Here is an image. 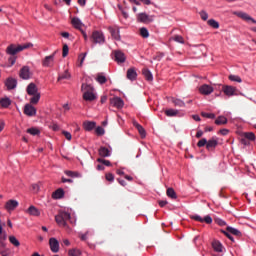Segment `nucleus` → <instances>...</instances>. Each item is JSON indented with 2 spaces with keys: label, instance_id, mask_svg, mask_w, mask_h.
I'll return each instance as SVG.
<instances>
[{
  "label": "nucleus",
  "instance_id": "nucleus-58",
  "mask_svg": "<svg viewBox=\"0 0 256 256\" xmlns=\"http://www.w3.org/2000/svg\"><path fill=\"white\" fill-rule=\"evenodd\" d=\"M62 135H64L68 141H71L72 136L68 131H62Z\"/></svg>",
  "mask_w": 256,
  "mask_h": 256
},
{
  "label": "nucleus",
  "instance_id": "nucleus-50",
  "mask_svg": "<svg viewBox=\"0 0 256 256\" xmlns=\"http://www.w3.org/2000/svg\"><path fill=\"white\" fill-rule=\"evenodd\" d=\"M207 147V138H202L198 141L197 147Z\"/></svg>",
  "mask_w": 256,
  "mask_h": 256
},
{
  "label": "nucleus",
  "instance_id": "nucleus-40",
  "mask_svg": "<svg viewBox=\"0 0 256 256\" xmlns=\"http://www.w3.org/2000/svg\"><path fill=\"white\" fill-rule=\"evenodd\" d=\"M8 239H9V242L11 243V245H14V247H19L21 245V243L15 236H9Z\"/></svg>",
  "mask_w": 256,
  "mask_h": 256
},
{
  "label": "nucleus",
  "instance_id": "nucleus-12",
  "mask_svg": "<svg viewBox=\"0 0 256 256\" xmlns=\"http://www.w3.org/2000/svg\"><path fill=\"white\" fill-rule=\"evenodd\" d=\"M50 250L52 253H59V240L56 238L49 239Z\"/></svg>",
  "mask_w": 256,
  "mask_h": 256
},
{
  "label": "nucleus",
  "instance_id": "nucleus-31",
  "mask_svg": "<svg viewBox=\"0 0 256 256\" xmlns=\"http://www.w3.org/2000/svg\"><path fill=\"white\" fill-rule=\"evenodd\" d=\"M96 81L100 83V85H105V83H107V77H105L103 73H98L96 77Z\"/></svg>",
  "mask_w": 256,
  "mask_h": 256
},
{
  "label": "nucleus",
  "instance_id": "nucleus-60",
  "mask_svg": "<svg viewBox=\"0 0 256 256\" xmlns=\"http://www.w3.org/2000/svg\"><path fill=\"white\" fill-rule=\"evenodd\" d=\"M87 235H89V232H86L85 234L80 235L81 241H87Z\"/></svg>",
  "mask_w": 256,
  "mask_h": 256
},
{
  "label": "nucleus",
  "instance_id": "nucleus-9",
  "mask_svg": "<svg viewBox=\"0 0 256 256\" xmlns=\"http://www.w3.org/2000/svg\"><path fill=\"white\" fill-rule=\"evenodd\" d=\"M4 85L7 91H11L12 89H15V87H17V79L9 77L4 81Z\"/></svg>",
  "mask_w": 256,
  "mask_h": 256
},
{
  "label": "nucleus",
  "instance_id": "nucleus-48",
  "mask_svg": "<svg viewBox=\"0 0 256 256\" xmlns=\"http://www.w3.org/2000/svg\"><path fill=\"white\" fill-rule=\"evenodd\" d=\"M85 57H87V52L82 53L78 56V61H80L79 67H83V62L85 61Z\"/></svg>",
  "mask_w": 256,
  "mask_h": 256
},
{
  "label": "nucleus",
  "instance_id": "nucleus-22",
  "mask_svg": "<svg viewBox=\"0 0 256 256\" xmlns=\"http://www.w3.org/2000/svg\"><path fill=\"white\" fill-rule=\"evenodd\" d=\"M134 127H136V129L139 132L140 137L142 139H145V137H147V132H145V128H143V126H141V124L134 122Z\"/></svg>",
  "mask_w": 256,
  "mask_h": 256
},
{
  "label": "nucleus",
  "instance_id": "nucleus-25",
  "mask_svg": "<svg viewBox=\"0 0 256 256\" xmlns=\"http://www.w3.org/2000/svg\"><path fill=\"white\" fill-rule=\"evenodd\" d=\"M27 213L29 215H32L33 217H39V215H41V212H39V209H37V207H35V206H30L27 209Z\"/></svg>",
  "mask_w": 256,
  "mask_h": 256
},
{
  "label": "nucleus",
  "instance_id": "nucleus-7",
  "mask_svg": "<svg viewBox=\"0 0 256 256\" xmlns=\"http://www.w3.org/2000/svg\"><path fill=\"white\" fill-rule=\"evenodd\" d=\"M222 91L224 94L227 95V97H233V95H239L237 88L229 85L223 86Z\"/></svg>",
  "mask_w": 256,
  "mask_h": 256
},
{
  "label": "nucleus",
  "instance_id": "nucleus-56",
  "mask_svg": "<svg viewBox=\"0 0 256 256\" xmlns=\"http://www.w3.org/2000/svg\"><path fill=\"white\" fill-rule=\"evenodd\" d=\"M105 177L107 181H110V183L115 181V176L113 175V173H107Z\"/></svg>",
  "mask_w": 256,
  "mask_h": 256
},
{
  "label": "nucleus",
  "instance_id": "nucleus-41",
  "mask_svg": "<svg viewBox=\"0 0 256 256\" xmlns=\"http://www.w3.org/2000/svg\"><path fill=\"white\" fill-rule=\"evenodd\" d=\"M62 79H71V73H69V70H65L63 74L58 76V81H61Z\"/></svg>",
  "mask_w": 256,
  "mask_h": 256
},
{
  "label": "nucleus",
  "instance_id": "nucleus-37",
  "mask_svg": "<svg viewBox=\"0 0 256 256\" xmlns=\"http://www.w3.org/2000/svg\"><path fill=\"white\" fill-rule=\"evenodd\" d=\"M215 124L216 125H227V118L225 116H219L216 120H215Z\"/></svg>",
  "mask_w": 256,
  "mask_h": 256
},
{
  "label": "nucleus",
  "instance_id": "nucleus-18",
  "mask_svg": "<svg viewBox=\"0 0 256 256\" xmlns=\"http://www.w3.org/2000/svg\"><path fill=\"white\" fill-rule=\"evenodd\" d=\"M82 127L85 131H93L97 127V123L94 121H84Z\"/></svg>",
  "mask_w": 256,
  "mask_h": 256
},
{
  "label": "nucleus",
  "instance_id": "nucleus-45",
  "mask_svg": "<svg viewBox=\"0 0 256 256\" xmlns=\"http://www.w3.org/2000/svg\"><path fill=\"white\" fill-rule=\"evenodd\" d=\"M229 80L230 81H234L236 83H242L243 80L241 79V77H239L238 75H230L229 76Z\"/></svg>",
  "mask_w": 256,
  "mask_h": 256
},
{
  "label": "nucleus",
  "instance_id": "nucleus-21",
  "mask_svg": "<svg viewBox=\"0 0 256 256\" xmlns=\"http://www.w3.org/2000/svg\"><path fill=\"white\" fill-rule=\"evenodd\" d=\"M212 248L214 251H216V253H223V244H221V242L218 240H214L212 242Z\"/></svg>",
  "mask_w": 256,
  "mask_h": 256
},
{
  "label": "nucleus",
  "instance_id": "nucleus-38",
  "mask_svg": "<svg viewBox=\"0 0 256 256\" xmlns=\"http://www.w3.org/2000/svg\"><path fill=\"white\" fill-rule=\"evenodd\" d=\"M167 197H170V199H176L177 198V193L173 188H168L166 191Z\"/></svg>",
  "mask_w": 256,
  "mask_h": 256
},
{
  "label": "nucleus",
  "instance_id": "nucleus-63",
  "mask_svg": "<svg viewBox=\"0 0 256 256\" xmlns=\"http://www.w3.org/2000/svg\"><path fill=\"white\" fill-rule=\"evenodd\" d=\"M240 141H241L242 145H249V142H250V141L246 140V138L243 136Z\"/></svg>",
  "mask_w": 256,
  "mask_h": 256
},
{
  "label": "nucleus",
  "instance_id": "nucleus-55",
  "mask_svg": "<svg viewBox=\"0 0 256 256\" xmlns=\"http://www.w3.org/2000/svg\"><path fill=\"white\" fill-rule=\"evenodd\" d=\"M174 41H176V43H181L182 45L185 43V40L179 35L174 36Z\"/></svg>",
  "mask_w": 256,
  "mask_h": 256
},
{
  "label": "nucleus",
  "instance_id": "nucleus-26",
  "mask_svg": "<svg viewBox=\"0 0 256 256\" xmlns=\"http://www.w3.org/2000/svg\"><path fill=\"white\" fill-rule=\"evenodd\" d=\"M55 221L60 227H67V222H65V220H63V216H62L61 212L55 216Z\"/></svg>",
  "mask_w": 256,
  "mask_h": 256
},
{
  "label": "nucleus",
  "instance_id": "nucleus-2",
  "mask_svg": "<svg viewBox=\"0 0 256 256\" xmlns=\"http://www.w3.org/2000/svg\"><path fill=\"white\" fill-rule=\"evenodd\" d=\"M90 41L95 45H103V43H105V35L103 32L95 30L90 36Z\"/></svg>",
  "mask_w": 256,
  "mask_h": 256
},
{
  "label": "nucleus",
  "instance_id": "nucleus-27",
  "mask_svg": "<svg viewBox=\"0 0 256 256\" xmlns=\"http://www.w3.org/2000/svg\"><path fill=\"white\" fill-rule=\"evenodd\" d=\"M64 195L65 191L62 188H59L55 192H53L52 197L53 199H63Z\"/></svg>",
  "mask_w": 256,
  "mask_h": 256
},
{
  "label": "nucleus",
  "instance_id": "nucleus-54",
  "mask_svg": "<svg viewBox=\"0 0 256 256\" xmlns=\"http://www.w3.org/2000/svg\"><path fill=\"white\" fill-rule=\"evenodd\" d=\"M200 17H201L202 21H207V19H209V14H207V12H205V11H201Z\"/></svg>",
  "mask_w": 256,
  "mask_h": 256
},
{
  "label": "nucleus",
  "instance_id": "nucleus-52",
  "mask_svg": "<svg viewBox=\"0 0 256 256\" xmlns=\"http://www.w3.org/2000/svg\"><path fill=\"white\" fill-rule=\"evenodd\" d=\"M95 132H96V135H99V136L105 135V129L103 127H101V126H98L96 128Z\"/></svg>",
  "mask_w": 256,
  "mask_h": 256
},
{
  "label": "nucleus",
  "instance_id": "nucleus-62",
  "mask_svg": "<svg viewBox=\"0 0 256 256\" xmlns=\"http://www.w3.org/2000/svg\"><path fill=\"white\" fill-rule=\"evenodd\" d=\"M117 181L122 185V187H125L127 185V182L121 178H118Z\"/></svg>",
  "mask_w": 256,
  "mask_h": 256
},
{
  "label": "nucleus",
  "instance_id": "nucleus-39",
  "mask_svg": "<svg viewBox=\"0 0 256 256\" xmlns=\"http://www.w3.org/2000/svg\"><path fill=\"white\" fill-rule=\"evenodd\" d=\"M165 115H167V117H176V115H179V111L175 109H168L165 111Z\"/></svg>",
  "mask_w": 256,
  "mask_h": 256
},
{
  "label": "nucleus",
  "instance_id": "nucleus-24",
  "mask_svg": "<svg viewBox=\"0 0 256 256\" xmlns=\"http://www.w3.org/2000/svg\"><path fill=\"white\" fill-rule=\"evenodd\" d=\"M83 99L84 101H95L97 96H95L94 92H85L83 93Z\"/></svg>",
  "mask_w": 256,
  "mask_h": 256
},
{
  "label": "nucleus",
  "instance_id": "nucleus-8",
  "mask_svg": "<svg viewBox=\"0 0 256 256\" xmlns=\"http://www.w3.org/2000/svg\"><path fill=\"white\" fill-rule=\"evenodd\" d=\"M218 145L219 140L217 139V137H212L210 140H207L206 149L207 151H215Z\"/></svg>",
  "mask_w": 256,
  "mask_h": 256
},
{
  "label": "nucleus",
  "instance_id": "nucleus-16",
  "mask_svg": "<svg viewBox=\"0 0 256 256\" xmlns=\"http://www.w3.org/2000/svg\"><path fill=\"white\" fill-rule=\"evenodd\" d=\"M19 77L21 79H29V77H31V71L29 70V66H24L21 68Z\"/></svg>",
  "mask_w": 256,
  "mask_h": 256
},
{
  "label": "nucleus",
  "instance_id": "nucleus-47",
  "mask_svg": "<svg viewBox=\"0 0 256 256\" xmlns=\"http://www.w3.org/2000/svg\"><path fill=\"white\" fill-rule=\"evenodd\" d=\"M62 215V219L64 220V223H67L69 219H71V214L69 212H60Z\"/></svg>",
  "mask_w": 256,
  "mask_h": 256
},
{
  "label": "nucleus",
  "instance_id": "nucleus-1",
  "mask_svg": "<svg viewBox=\"0 0 256 256\" xmlns=\"http://www.w3.org/2000/svg\"><path fill=\"white\" fill-rule=\"evenodd\" d=\"M33 47L32 43H25L20 45L10 44L6 48L7 55H10L8 58V65L7 67H13L17 61V53H21V51H25V49H31Z\"/></svg>",
  "mask_w": 256,
  "mask_h": 256
},
{
  "label": "nucleus",
  "instance_id": "nucleus-64",
  "mask_svg": "<svg viewBox=\"0 0 256 256\" xmlns=\"http://www.w3.org/2000/svg\"><path fill=\"white\" fill-rule=\"evenodd\" d=\"M158 203L160 207H165V205H167L168 202L166 200H160Z\"/></svg>",
  "mask_w": 256,
  "mask_h": 256
},
{
  "label": "nucleus",
  "instance_id": "nucleus-29",
  "mask_svg": "<svg viewBox=\"0 0 256 256\" xmlns=\"http://www.w3.org/2000/svg\"><path fill=\"white\" fill-rule=\"evenodd\" d=\"M81 91L83 93H91L95 91V88H93L90 84L82 83Z\"/></svg>",
  "mask_w": 256,
  "mask_h": 256
},
{
  "label": "nucleus",
  "instance_id": "nucleus-36",
  "mask_svg": "<svg viewBox=\"0 0 256 256\" xmlns=\"http://www.w3.org/2000/svg\"><path fill=\"white\" fill-rule=\"evenodd\" d=\"M172 103L175 107H185V102L179 98H172Z\"/></svg>",
  "mask_w": 256,
  "mask_h": 256
},
{
  "label": "nucleus",
  "instance_id": "nucleus-10",
  "mask_svg": "<svg viewBox=\"0 0 256 256\" xmlns=\"http://www.w3.org/2000/svg\"><path fill=\"white\" fill-rule=\"evenodd\" d=\"M24 115H27L28 117H35L37 115V109H35L31 104H26L24 106Z\"/></svg>",
  "mask_w": 256,
  "mask_h": 256
},
{
  "label": "nucleus",
  "instance_id": "nucleus-20",
  "mask_svg": "<svg viewBox=\"0 0 256 256\" xmlns=\"http://www.w3.org/2000/svg\"><path fill=\"white\" fill-rule=\"evenodd\" d=\"M126 77L130 81H135V79H137V72L135 71V68H129L127 70Z\"/></svg>",
  "mask_w": 256,
  "mask_h": 256
},
{
  "label": "nucleus",
  "instance_id": "nucleus-6",
  "mask_svg": "<svg viewBox=\"0 0 256 256\" xmlns=\"http://www.w3.org/2000/svg\"><path fill=\"white\" fill-rule=\"evenodd\" d=\"M190 218L194 221H198L199 223H207V225H211L213 223V218H211L209 215L205 216L204 218L199 215H192Z\"/></svg>",
  "mask_w": 256,
  "mask_h": 256
},
{
  "label": "nucleus",
  "instance_id": "nucleus-19",
  "mask_svg": "<svg viewBox=\"0 0 256 256\" xmlns=\"http://www.w3.org/2000/svg\"><path fill=\"white\" fill-rule=\"evenodd\" d=\"M26 91L28 95H36L37 93H39L37 89V85H35V83H30L27 86Z\"/></svg>",
  "mask_w": 256,
  "mask_h": 256
},
{
  "label": "nucleus",
  "instance_id": "nucleus-28",
  "mask_svg": "<svg viewBox=\"0 0 256 256\" xmlns=\"http://www.w3.org/2000/svg\"><path fill=\"white\" fill-rule=\"evenodd\" d=\"M100 157H111V151H109L106 147H100L98 150Z\"/></svg>",
  "mask_w": 256,
  "mask_h": 256
},
{
  "label": "nucleus",
  "instance_id": "nucleus-15",
  "mask_svg": "<svg viewBox=\"0 0 256 256\" xmlns=\"http://www.w3.org/2000/svg\"><path fill=\"white\" fill-rule=\"evenodd\" d=\"M199 91L201 95H211V93L213 92V87L208 84H203L199 87Z\"/></svg>",
  "mask_w": 256,
  "mask_h": 256
},
{
  "label": "nucleus",
  "instance_id": "nucleus-3",
  "mask_svg": "<svg viewBox=\"0 0 256 256\" xmlns=\"http://www.w3.org/2000/svg\"><path fill=\"white\" fill-rule=\"evenodd\" d=\"M233 15H236V17H239L243 21H246V23H253L254 25H256V20L245 12L235 11L233 12Z\"/></svg>",
  "mask_w": 256,
  "mask_h": 256
},
{
  "label": "nucleus",
  "instance_id": "nucleus-46",
  "mask_svg": "<svg viewBox=\"0 0 256 256\" xmlns=\"http://www.w3.org/2000/svg\"><path fill=\"white\" fill-rule=\"evenodd\" d=\"M97 162L101 163L102 165H105L106 167H111V161H109V160H105L103 158H98Z\"/></svg>",
  "mask_w": 256,
  "mask_h": 256
},
{
  "label": "nucleus",
  "instance_id": "nucleus-35",
  "mask_svg": "<svg viewBox=\"0 0 256 256\" xmlns=\"http://www.w3.org/2000/svg\"><path fill=\"white\" fill-rule=\"evenodd\" d=\"M39 99H41V94L40 93L32 94V98L30 99V103H32V105H37L39 103Z\"/></svg>",
  "mask_w": 256,
  "mask_h": 256
},
{
  "label": "nucleus",
  "instance_id": "nucleus-49",
  "mask_svg": "<svg viewBox=\"0 0 256 256\" xmlns=\"http://www.w3.org/2000/svg\"><path fill=\"white\" fill-rule=\"evenodd\" d=\"M69 55V46L67 44L63 45L62 57H67Z\"/></svg>",
  "mask_w": 256,
  "mask_h": 256
},
{
  "label": "nucleus",
  "instance_id": "nucleus-59",
  "mask_svg": "<svg viewBox=\"0 0 256 256\" xmlns=\"http://www.w3.org/2000/svg\"><path fill=\"white\" fill-rule=\"evenodd\" d=\"M222 233H224V235H226V237L228 238V239H230V241H235L234 239H233V236H231L230 235V232L229 231H222Z\"/></svg>",
  "mask_w": 256,
  "mask_h": 256
},
{
  "label": "nucleus",
  "instance_id": "nucleus-23",
  "mask_svg": "<svg viewBox=\"0 0 256 256\" xmlns=\"http://www.w3.org/2000/svg\"><path fill=\"white\" fill-rule=\"evenodd\" d=\"M71 23L73 27H75V29H79V31H83V29H81V27H83V22H81L79 18L77 17L72 18Z\"/></svg>",
  "mask_w": 256,
  "mask_h": 256
},
{
  "label": "nucleus",
  "instance_id": "nucleus-5",
  "mask_svg": "<svg viewBox=\"0 0 256 256\" xmlns=\"http://www.w3.org/2000/svg\"><path fill=\"white\" fill-rule=\"evenodd\" d=\"M57 51H54L50 56H46L42 60V66L43 67H53V63L55 62V55H57Z\"/></svg>",
  "mask_w": 256,
  "mask_h": 256
},
{
  "label": "nucleus",
  "instance_id": "nucleus-34",
  "mask_svg": "<svg viewBox=\"0 0 256 256\" xmlns=\"http://www.w3.org/2000/svg\"><path fill=\"white\" fill-rule=\"evenodd\" d=\"M11 99H9V97H4L1 99V107H3L4 109H7L9 107V105H11Z\"/></svg>",
  "mask_w": 256,
  "mask_h": 256
},
{
  "label": "nucleus",
  "instance_id": "nucleus-17",
  "mask_svg": "<svg viewBox=\"0 0 256 256\" xmlns=\"http://www.w3.org/2000/svg\"><path fill=\"white\" fill-rule=\"evenodd\" d=\"M17 207H19V202H17V200H9L5 204V209L8 211H14Z\"/></svg>",
  "mask_w": 256,
  "mask_h": 256
},
{
  "label": "nucleus",
  "instance_id": "nucleus-51",
  "mask_svg": "<svg viewBox=\"0 0 256 256\" xmlns=\"http://www.w3.org/2000/svg\"><path fill=\"white\" fill-rule=\"evenodd\" d=\"M27 133H29L30 135H39V129L37 128H29L27 129Z\"/></svg>",
  "mask_w": 256,
  "mask_h": 256
},
{
  "label": "nucleus",
  "instance_id": "nucleus-4",
  "mask_svg": "<svg viewBox=\"0 0 256 256\" xmlns=\"http://www.w3.org/2000/svg\"><path fill=\"white\" fill-rule=\"evenodd\" d=\"M155 16H150L147 13H139L137 15V21L139 23H153Z\"/></svg>",
  "mask_w": 256,
  "mask_h": 256
},
{
  "label": "nucleus",
  "instance_id": "nucleus-33",
  "mask_svg": "<svg viewBox=\"0 0 256 256\" xmlns=\"http://www.w3.org/2000/svg\"><path fill=\"white\" fill-rule=\"evenodd\" d=\"M226 231H228V233H231V235H235L236 237H241V231L237 230L236 228L233 227H227Z\"/></svg>",
  "mask_w": 256,
  "mask_h": 256
},
{
  "label": "nucleus",
  "instance_id": "nucleus-32",
  "mask_svg": "<svg viewBox=\"0 0 256 256\" xmlns=\"http://www.w3.org/2000/svg\"><path fill=\"white\" fill-rule=\"evenodd\" d=\"M242 137L248 141H255V133L253 132H244Z\"/></svg>",
  "mask_w": 256,
  "mask_h": 256
},
{
  "label": "nucleus",
  "instance_id": "nucleus-44",
  "mask_svg": "<svg viewBox=\"0 0 256 256\" xmlns=\"http://www.w3.org/2000/svg\"><path fill=\"white\" fill-rule=\"evenodd\" d=\"M208 25L213 27V29H219V22L215 21L214 19L208 20Z\"/></svg>",
  "mask_w": 256,
  "mask_h": 256
},
{
  "label": "nucleus",
  "instance_id": "nucleus-61",
  "mask_svg": "<svg viewBox=\"0 0 256 256\" xmlns=\"http://www.w3.org/2000/svg\"><path fill=\"white\" fill-rule=\"evenodd\" d=\"M201 137H203V130H198L196 133V138L201 139Z\"/></svg>",
  "mask_w": 256,
  "mask_h": 256
},
{
  "label": "nucleus",
  "instance_id": "nucleus-11",
  "mask_svg": "<svg viewBox=\"0 0 256 256\" xmlns=\"http://www.w3.org/2000/svg\"><path fill=\"white\" fill-rule=\"evenodd\" d=\"M108 31L111 34V37L116 41L121 40V35L119 34V27L117 26H110L108 27Z\"/></svg>",
  "mask_w": 256,
  "mask_h": 256
},
{
  "label": "nucleus",
  "instance_id": "nucleus-13",
  "mask_svg": "<svg viewBox=\"0 0 256 256\" xmlns=\"http://www.w3.org/2000/svg\"><path fill=\"white\" fill-rule=\"evenodd\" d=\"M114 55V60L117 61L118 63H125L126 57L125 53H123L121 50H116L113 52Z\"/></svg>",
  "mask_w": 256,
  "mask_h": 256
},
{
  "label": "nucleus",
  "instance_id": "nucleus-14",
  "mask_svg": "<svg viewBox=\"0 0 256 256\" xmlns=\"http://www.w3.org/2000/svg\"><path fill=\"white\" fill-rule=\"evenodd\" d=\"M111 105H113V107H116L117 109H123V99H121L120 97H114L110 100Z\"/></svg>",
  "mask_w": 256,
  "mask_h": 256
},
{
  "label": "nucleus",
  "instance_id": "nucleus-30",
  "mask_svg": "<svg viewBox=\"0 0 256 256\" xmlns=\"http://www.w3.org/2000/svg\"><path fill=\"white\" fill-rule=\"evenodd\" d=\"M142 75H144L146 81H153V74L151 73V71H149V69H142Z\"/></svg>",
  "mask_w": 256,
  "mask_h": 256
},
{
  "label": "nucleus",
  "instance_id": "nucleus-57",
  "mask_svg": "<svg viewBox=\"0 0 256 256\" xmlns=\"http://www.w3.org/2000/svg\"><path fill=\"white\" fill-rule=\"evenodd\" d=\"M68 177H79V173L73 171H66Z\"/></svg>",
  "mask_w": 256,
  "mask_h": 256
},
{
  "label": "nucleus",
  "instance_id": "nucleus-43",
  "mask_svg": "<svg viewBox=\"0 0 256 256\" xmlns=\"http://www.w3.org/2000/svg\"><path fill=\"white\" fill-rule=\"evenodd\" d=\"M140 35L144 39H147L149 37V30H147L145 27L140 28Z\"/></svg>",
  "mask_w": 256,
  "mask_h": 256
},
{
  "label": "nucleus",
  "instance_id": "nucleus-42",
  "mask_svg": "<svg viewBox=\"0 0 256 256\" xmlns=\"http://www.w3.org/2000/svg\"><path fill=\"white\" fill-rule=\"evenodd\" d=\"M69 256H81V250L75 248L68 251Z\"/></svg>",
  "mask_w": 256,
  "mask_h": 256
},
{
  "label": "nucleus",
  "instance_id": "nucleus-53",
  "mask_svg": "<svg viewBox=\"0 0 256 256\" xmlns=\"http://www.w3.org/2000/svg\"><path fill=\"white\" fill-rule=\"evenodd\" d=\"M202 117H206V119H215V114L202 112Z\"/></svg>",
  "mask_w": 256,
  "mask_h": 256
}]
</instances>
